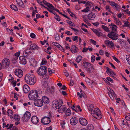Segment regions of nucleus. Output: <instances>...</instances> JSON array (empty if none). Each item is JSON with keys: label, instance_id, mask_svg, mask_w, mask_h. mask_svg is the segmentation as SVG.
I'll list each match as a JSON object with an SVG mask.
<instances>
[{"label": "nucleus", "instance_id": "62", "mask_svg": "<svg viewBox=\"0 0 130 130\" xmlns=\"http://www.w3.org/2000/svg\"><path fill=\"white\" fill-rule=\"evenodd\" d=\"M71 64L73 65H74L76 68H77V64L76 63H75L73 61H71Z\"/></svg>", "mask_w": 130, "mask_h": 130}, {"label": "nucleus", "instance_id": "38", "mask_svg": "<svg viewBox=\"0 0 130 130\" xmlns=\"http://www.w3.org/2000/svg\"><path fill=\"white\" fill-rule=\"evenodd\" d=\"M90 10V9L89 8L88 6H87L85 9L82 10V11L83 12H87L89 11Z\"/></svg>", "mask_w": 130, "mask_h": 130}, {"label": "nucleus", "instance_id": "6", "mask_svg": "<svg viewBox=\"0 0 130 130\" xmlns=\"http://www.w3.org/2000/svg\"><path fill=\"white\" fill-rule=\"evenodd\" d=\"M37 90H31L28 94V97L29 99H34L38 97V95L37 94Z\"/></svg>", "mask_w": 130, "mask_h": 130}, {"label": "nucleus", "instance_id": "47", "mask_svg": "<svg viewBox=\"0 0 130 130\" xmlns=\"http://www.w3.org/2000/svg\"><path fill=\"white\" fill-rule=\"evenodd\" d=\"M95 57L94 55H92L91 57V62H93L95 61Z\"/></svg>", "mask_w": 130, "mask_h": 130}, {"label": "nucleus", "instance_id": "29", "mask_svg": "<svg viewBox=\"0 0 130 130\" xmlns=\"http://www.w3.org/2000/svg\"><path fill=\"white\" fill-rule=\"evenodd\" d=\"M94 106L93 105L91 104L89 105V106H87V107L88 110L90 111H93V109L94 108Z\"/></svg>", "mask_w": 130, "mask_h": 130}, {"label": "nucleus", "instance_id": "48", "mask_svg": "<svg viewBox=\"0 0 130 130\" xmlns=\"http://www.w3.org/2000/svg\"><path fill=\"white\" fill-rule=\"evenodd\" d=\"M90 41L91 43H92L94 45H96V41L93 40L91 39L90 40Z\"/></svg>", "mask_w": 130, "mask_h": 130}, {"label": "nucleus", "instance_id": "4", "mask_svg": "<svg viewBox=\"0 0 130 130\" xmlns=\"http://www.w3.org/2000/svg\"><path fill=\"white\" fill-rule=\"evenodd\" d=\"M47 68L45 66H41L37 70L38 74L40 76L45 75L47 72Z\"/></svg>", "mask_w": 130, "mask_h": 130}, {"label": "nucleus", "instance_id": "37", "mask_svg": "<svg viewBox=\"0 0 130 130\" xmlns=\"http://www.w3.org/2000/svg\"><path fill=\"white\" fill-rule=\"evenodd\" d=\"M123 22L124 23V25H122L123 27H128L129 25V22L127 21H124Z\"/></svg>", "mask_w": 130, "mask_h": 130}, {"label": "nucleus", "instance_id": "5", "mask_svg": "<svg viewBox=\"0 0 130 130\" xmlns=\"http://www.w3.org/2000/svg\"><path fill=\"white\" fill-rule=\"evenodd\" d=\"M107 36L109 38L114 40L118 39V36H119L116 33L113 31H111L108 34Z\"/></svg>", "mask_w": 130, "mask_h": 130}, {"label": "nucleus", "instance_id": "14", "mask_svg": "<svg viewBox=\"0 0 130 130\" xmlns=\"http://www.w3.org/2000/svg\"><path fill=\"white\" fill-rule=\"evenodd\" d=\"M59 103L57 100H55L52 103V107L55 109H57L59 105Z\"/></svg>", "mask_w": 130, "mask_h": 130}, {"label": "nucleus", "instance_id": "59", "mask_svg": "<svg viewBox=\"0 0 130 130\" xmlns=\"http://www.w3.org/2000/svg\"><path fill=\"white\" fill-rule=\"evenodd\" d=\"M118 41L121 44H122H122L124 42V41H122V40L121 39H118Z\"/></svg>", "mask_w": 130, "mask_h": 130}, {"label": "nucleus", "instance_id": "16", "mask_svg": "<svg viewBox=\"0 0 130 130\" xmlns=\"http://www.w3.org/2000/svg\"><path fill=\"white\" fill-rule=\"evenodd\" d=\"M70 121L71 124L73 125H75L78 122L77 118L75 117L71 118Z\"/></svg>", "mask_w": 130, "mask_h": 130}, {"label": "nucleus", "instance_id": "19", "mask_svg": "<svg viewBox=\"0 0 130 130\" xmlns=\"http://www.w3.org/2000/svg\"><path fill=\"white\" fill-rule=\"evenodd\" d=\"M39 119L36 116H33L31 119V121L34 124H37L38 123Z\"/></svg>", "mask_w": 130, "mask_h": 130}, {"label": "nucleus", "instance_id": "12", "mask_svg": "<svg viewBox=\"0 0 130 130\" xmlns=\"http://www.w3.org/2000/svg\"><path fill=\"white\" fill-rule=\"evenodd\" d=\"M79 121L80 124L83 126H86L88 124L87 120L84 118H80Z\"/></svg>", "mask_w": 130, "mask_h": 130}, {"label": "nucleus", "instance_id": "15", "mask_svg": "<svg viewBox=\"0 0 130 130\" xmlns=\"http://www.w3.org/2000/svg\"><path fill=\"white\" fill-rule=\"evenodd\" d=\"M66 109V108L64 105H61L58 107V111L60 113H63L64 112Z\"/></svg>", "mask_w": 130, "mask_h": 130}, {"label": "nucleus", "instance_id": "61", "mask_svg": "<svg viewBox=\"0 0 130 130\" xmlns=\"http://www.w3.org/2000/svg\"><path fill=\"white\" fill-rule=\"evenodd\" d=\"M71 29L73 30L75 32H77L78 31V30L77 29L72 27H70Z\"/></svg>", "mask_w": 130, "mask_h": 130}, {"label": "nucleus", "instance_id": "43", "mask_svg": "<svg viewBox=\"0 0 130 130\" xmlns=\"http://www.w3.org/2000/svg\"><path fill=\"white\" fill-rule=\"evenodd\" d=\"M52 44L53 45L56 46L58 48H59L60 46H61V45L59 44L56 42H53Z\"/></svg>", "mask_w": 130, "mask_h": 130}, {"label": "nucleus", "instance_id": "32", "mask_svg": "<svg viewBox=\"0 0 130 130\" xmlns=\"http://www.w3.org/2000/svg\"><path fill=\"white\" fill-rule=\"evenodd\" d=\"M82 59V57L79 55L78 56L76 59V61L77 63H79Z\"/></svg>", "mask_w": 130, "mask_h": 130}, {"label": "nucleus", "instance_id": "60", "mask_svg": "<svg viewBox=\"0 0 130 130\" xmlns=\"http://www.w3.org/2000/svg\"><path fill=\"white\" fill-rule=\"evenodd\" d=\"M65 47L66 49H69V50L70 51V48L69 47V46L68 44H66L65 45Z\"/></svg>", "mask_w": 130, "mask_h": 130}, {"label": "nucleus", "instance_id": "55", "mask_svg": "<svg viewBox=\"0 0 130 130\" xmlns=\"http://www.w3.org/2000/svg\"><path fill=\"white\" fill-rule=\"evenodd\" d=\"M47 61L45 60H42V62L41 63V65H42L46 63Z\"/></svg>", "mask_w": 130, "mask_h": 130}, {"label": "nucleus", "instance_id": "11", "mask_svg": "<svg viewBox=\"0 0 130 130\" xmlns=\"http://www.w3.org/2000/svg\"><path fill=\"white\" fill-rule=\"evenodd\" d=\"M15 74L19 77H21L23 75V71L20 69H17L14 71Z\"/></svg>", "mask_w": 130, "mask_h": 130}, {"label": "nucleus", "instance_id": "33", "mask_svg": "<svg viewBox=\"0 0 130 130\" xmlns=\"http://www.w3.org/2000/svg\"><path fill=\"white\" fill-rule=\"evenodd\" d=\"M92 30L98 36V37H100V33L99 31L94 28L92 29Z\"/></svg>", "mask_w": 130, "mask_h": 130}, {"label": "nucleus", "instance_id": "9", "mask_svg": "<svg viewBox=\"0 0 130 130\" xmlns=\"http://www.w3.org/2000/svg\"><path fill=\"white\" fill-rule=\"evenodd\" d=\"M42 123L44 125H47L51 122V119L49 117H45L43 118L41 120Z\"/></svg>", "mask_w": 130, "mask_h": 130}, {"label": "nucleus", "instance_id": "3", "mask_svg": "<svg viewBox=\"0 0 130 130\" xmlns=\"http://www.w3.org/2000/svg\"><path fill=\"white\" fill-rule=\"evenodd\" d=\"M83 66L85 69L89 73H91L94 69L92 65L88 62H84Z\"/></svg>", "mask_w": 130, "mask_h": 130}, {"label": "nucleus", "instance_id": "56", "mask_svg": "<svg viewBox=\"0 0 130 130\" xmlns=\"http://www.w3.org/2000/svg\"><path fill=\"white\" fill-rule=\"evenodd\" d=\"M89 50V48H86L85 47H84L83 49V50L82 51V52H86L88 50Z\"/></svg>", "mask_w": 130, "mask_h": 130}, {"label": "nucleus", "instance_id": "49", "mask_svg": "<svg viewBox=\"0 0 130 130\" xmlns=\"http://www.w3.org/2000/svg\"><path fill=\"white\" fill-rule=\"evenodd\" d=\"M60 91L64 95H65L67 94V93L66 91L62 90H60Z\"/></svg>", "mask_w": 130, "mask_h": 130}, {"label": "nucleus", "instance_id": "57", "mask_svg": "<svg viewBox=\"0 0 130 130\" xmlns=\"http://www.w3.org/2000/svg\"><path fill=\"white\" fill-rule=\"evenodd\" d=\"M65 33L68 35H72V33H70V32L69 31H66Z\"/></svg>", "mask_w": 130, "mask_h": 130}, {"label": "nucleus", "instance_id": "17", "mask_svg": "<svg viewBox=\"0 0 130 130\" xmlns=\"http://www.w3.org/2000/svg\"><path fill=\"white\" fill-rule=\"evenodd\" d=\"M19 59L20 60V62L21 64H25L26 63V60L25 58L23 56H20L19 57Z\"/></svg>", "mask_w": 130, "mask_h": 130}, {"label": "nucleus", "instance_id": "54", "mask_svg": "<svg viewBox=\"0 0 130 130\" xmlns=\"http://www.w3.org/2000/svg\"><path fill=\"white\" fill-rule=\"evenodd\" d=\"M78 37L77 36H73L72 37L73 40L74 41H76L77 40Z\"/></svg>", "mask_w": 130, "mask_h": 130}, {"label": "nucleus", "instance_id": "46", "mask_svg": "<svg viewBox=\"0 0 130 130\" xmlns=\"http://www.w3.org/2000/svg\"><path fill=\"white\" fill-rule=\"evenodd\" d=\"M115 23L116 24L118 25H121L122 24V22L119 20H117V21H116L115 22Z\"/></svg>", "mask_w": 130, "mask_h": 130}, {"label": "nucleus", "instance_id": "40", "mask_svg": "<svg viewBox=\"0 0 130 130\" xmlns=\"http://www.w3.org/2000/svg\"><path fill=\"white\" fill-rule=\"evenodd\" d=\"M46 4V6L47 7L50 8H52L53 9H53L55 8L51 4L49 3H48Z\"/></svg>", "mask_w": 130, "mask_h": 130}, {"label": "nucleus", "instance_id": "39", "mask_svg": "<svg viewBox=\"0 0 130 130\" xmlns=\"http://www.w3.org/2000/svg\"><path fill=\"white\" fill-rule=\"evenodd\" d=\"M54 87L53 86H52L51 88H50V90L52 94H53L55 92V89H54Z\"/></svg>", "mask_w": 130, "mask_h": 130}, {"label": "nucleus", "instance_id": "26", "mask_svg": "<svg viewBox=\"0 0 130 130\" xmlns=\"http://www.w3.org/2000/svg\"><path fill=\"white\" fill-rule=\"evenodd\" d=\"M18 4L20 7L23 8L25 7V6L23 2L21 0L18 1L16 0Z\"/></svg>", "mask_w": 130, "mask_h": 130}, {"label": "nucleus", "instance_id": "42", "mask_svg": "<svg viewBox=\"0 0 130 130\" xmlns=\"http://www.w3.org/2000/svg\"><path fill=\"white\" fill-rule=\"evenodd\" d=\"M48 83L47 82H44L43 84V86L45 88L48 87Z\"/></svg>", "mask_w": 130, "mask_h": 130}, {"label": "nucleus", "instance_id": "10", "mask_svg": "<svg viewBox=\"0 0 130 130\" xmlns=\"http://www.w3.org/2000/svg\"><path fill=\"white\" fill-rule=\"evenodd\" d=\"M34 105L36 106L41 107L43 105V102L41 99H36L34 101Z\"/></svg>", "mask_w": 130, "mask_h": 130}, {"label": "nucleus", "instance_id": "50", "mask_svg": "<svg viewBox=\"0 0 130 130\" xmlns=\"http://www.w3.org/2000/svg\"><path fill=\"white\" fill-rule=\"evenodd\" d=\"M63 73L66 77H68L69 76V73L67 71L64 70Z\"/></svg>", "mask_w": 130, "mask_h": 130}, {"label": "nucleus", "instance_id": "64", "mask_svg": "<svg viewBox=\"0 0 130 130\" xmlns=\"http://www.w3.org/2000/svg\"><path fill=\"white\" fill-rule=\"evenodd\" d=\"M106 79L107 80L110 82H111L113 80V79L110 77H107Z\"/></svg>", "mask_w": 130, "mask_h": 130}, {"label": "nucleus", "instance_id": "36", "mask_svg": "<svg viewBox=\"0 0 130 130\" xmlns=\"http://www.w3.org/2000/svg\"><path fill=\"white\" fill-rule=\"evenodd\" d=\"M14 119L17 121H19L20 120V116L18 115H14Z\"/></svg>", "mask_w": 130, "mask_h": 130}, {"label": "nucleus", "instance_id": "2", "mask_svg": "<svg viewBox=\"0 0 130 130\" xmlns=\"http://www.w3.org/2000/svg\"><path fill=\"white\" fill-rule=\"evenodd\" d=\"M91 114L94 118L98 120L101 119L102 117L101 111L98 108H94L93 111H91Z\"/></svg>", "mask_w": 130, "mask_h": 130}, {"label": "nucleus", "instance_id": "7", "mask_svg": "<svg viewBox=\"0 0 130 130\" xmlns=\"http://www.w3.org/2000/svg\"><path fill=\"white\" fill-rule=\"evenodd\" d=\"M9 60L7 58L4 59L2 61V66L3 68H7L9 66Z\"/></svg>", "mask_w": 130, "mask_h": 130}, {"label": "nucleus", "instance_id": "21", "mask_svg": "<svg viewBox=\"0 0 130 130\" xmlns=\"http://www.w3.org/2000/svg\"><path fill=\"white\" fill-rule=\"evenodd\" d=\"M42 102H43L44 104H48L49 102V98L46 96H42Z\"/></svg>", "mask_w": 130, "mask_h": 130}, {"label": "nucleus", "instance_id": "58", "mask_svg": "<svg viewBox=\"0 0 130 130\" xmlns=\"http://www.w3.org/2000/svg\"><path fill=\"white\" fill-rule=\"evenodd\" d=\"M35 36L36 35L35 34L33 33H31L30 35V37L32 38H34L35 37Z\"/></svg>", "mask_w": 130, "mask_h": 130}, {"label": "nucleus", "instance_id": "20", "mask_svg": "<svg viewBox=\"0 0 130 130\" xmlns=\"http://www.w3.org/2000/svg\"><path fill=\"white\" fill-rule=\"evenodd\" d=\"M30 48L27 49L25 50L23 53V55L26 57H28V56L29 55V53H32L30 50Z\"/></svg>", "mask_w": 130, "mask_h": 130}, {"label": "nucleus", "instance_id": "52", "mask_svg": "<svg viewBox=\"0 0 130 130\" xmlns=\"http://www.w3.org/2000/svg\"><path fill=\"white\" fill-rule=\"evenodd\" d=\"M113 59L116 61L117 62L119 63L120 62L119 60L116 58L115 56H113L112 57Z\"/></svg>", "mask_w": 130, "mask_h": 130}, {"label": "nucleus", "instance_id": "13", "mask_svg": "<svg viewBox=\"0 0 130 130\" xmlns=\"http://www.w3.org/2000/svg\"><path fill=\"white\" fill-rule=\"evenodd\" d=\"M20 52L15 53L14 54V56L13 57L12 59V61L13 63H15L17 61L18 58L20 55Z\"/></svg>", "mask_w": 130, "mask_h": 130}, {"label": "nucleus", "instance_id": "63", "mask_svg": "<svg viewBox=\"0 0 130 130\" xmlns=\"http://www.w3.org/2000/svg\"><path fill=\"white\" fill-rule=\"evenodd\" d=\"M53 10L56 11L58 13H59V14H61L62 15V14H63L62 13V12H60L59 11V10H58V9H56V8H55L54 9H53Z\"/></svg>", "mask_w": 130, "mask_h": 130}, {"label": "nucleus", "instance_id": "44", "mask_svg": "<svg viewBox=\"0 0 130 130\" xmlns=\"http://www.w3.org/2000/svg\"><path fill=\"white\" fill-rule=\"evenodd\" d=\"M55 38L56 40L57 41L60 38V37L57 34H56L55 35Z\"/></svg>", "mask_w": 130, "mask_h": 130}, {"label": "nucleus", "instance_id": "8", "mask_svg": "<svg viewBox=\"0 0 130 130\" xmlns=\"http://www.w3.org/2000/svg\"><path fill=\"white\" fill-rule=\"evenodd\" d=\"M31 116L30 113L28 111L26 112L25 113L22 117V119L24 121L27 122L30 119Z\"/></svg>", "mask_w": 130, "mask_h": 130}, {"label": "nucleus", "instance_id": "35", "mask_svg": "<svg viewBox=\"0 0 130 130\" xmlns=\"http://www.w3.org/2000/svg\"><path fill=\"white\" fill-rule=\"evenodd\" d=\"M66 114L67 116H69L71 114V112L70 109L68 108L67 109L66 111Z\"/></svg>", "mask_w": 130, "mask_h": 130}, {"label": "nucleus", "instance_id": "27", "mask_svg": "<svg viewBox=\"0 0 130 130\" xmlns=\"http://www.w3.org/2000/svg\"><path fill=\"white\" fill-rule=\"evenodd\" d=\"M105 44L107 45H110L111 46V48L114 46V43L112 41H110L109 40H106L105 41Z\"/></svg>", "mask_w": 130, "mask_h": 130}, {"label": "nucleus", "instance_id": "51", "mask_svg": "<svg viewBox=\"0 0 130 130\" xmlns=\"http://www.w3.org/2000/svg\"><path fill=\"white\" fill-rule=\"evenodd\" d=\"M56 16L55 17V18L56 19L57 21H60V19L59 18V16L57 14H56Z\"/></svg>", "mask_w": 130, "mask_h": 130}, {"label": "nucleus", "instance_id": "18", "mask_svg": "<svg viewBox=\"0 0 130 130\" xmlns=\"http://www.w3.org/2000/svg\"><path fill=\"white\" fill-rule=\"evenodd\" d=\"M78 50V48L75 45H73L71 47L70 51H71L74 54L77 53Z\"/></svg>", "mask_w": 130, "mask_h": 130}, {"label": "nucleus", "instance_id": "45", "mask_svg": "<svg viewBox=\"0 0 130 130\" xmlns=\"http://www.w3.org/2000/svg\"><path fill=\"white\" fill-rule=\"evenodd\" d=\"M106 69H107L106 72L107 73H111L112 72V70L109 69L108 67H106Z\"/></svg>", "mask_w": 130, "mask_h": 130}, {"label": "nucleus", "instance_id": "30", "mask_svg": "<svg viewBox=\"0 0 130 130\" xmlns=\"http://www.w3.org/2000/svg\"><path fill=\"white\" fill-rule=\"evenodd\" d=\"M13 112L10 109H8V110L7 114L8 116H10V118L11 119L13 118V117L11 116L13 115Z\"/></svg>", "mask_w": 130, "mask_h": 130}, {"label": "nucleus", "instance_id": "41", "mask_svg": "<svg viewBox=\"0 0 130 130\" xmlns=\"http://www.w3.org/2000/svg\"><path fill=\"white\" fill-rule=\"evenodd\" d=\"M126 119L128 121L130 120V114L129 113H127L125 116Z\"/></svg>", "mask_w": 130, "mask_h": 130}, {"label": "nucleus", "instance_id": "31", "mask_svg": "<svg viewBox=\"0 0 130 130\" xmlns=\"http://www.w3.org/2000/svg\"><path fill=\"white\" fill-rule=\"evenodd\" d=\"M102 28L104 30L107 32H109V28L106 26L102 25L101 26Z\"/></svg>", "mask_w": 130, "mask_h": 130}, {"label": "nucleus", "instance_id": "53", "mask_svg": "<svg viewBox=\"0 0 130 130\" xmlns=\"http://www.w3.org/2000/svg\"><path fill=\"white\" fill-rule=\"evenodd\" d=\"M17 82L16 81H13L11 82L12 84L13 87H15L16 85Z\"/></svg>", "mask_w": 130, "mask_h": 130}, {"label": "nucleus", "instance_id": "1", "mask_svg": "<svg viewBox=\"0 0 130 130\" xmlns=\"http://www.w3.org/2000/svg\"><path fill=\"white\" fill-rule=\"evenodd\" d=\"M36 79L35 75L32 74H27L25 77V82L28 84L31 85H34L36 83Z\"/></svg>", "mask_w": 130, "mask_h": 130}, {"label": "nucleus", "instance_id": "24", "mask_svg": "<svg viewBox=\"0 0 130 130\" xmlns=\"http://www.w3.org/2000/svg\"><path fill=\"white\" fill-rule=\"evenodd\" d=\"M30 49L34 50L36 49H38V47L37 45L35 44H31L30 46Z\"/></svg>", "mask_w": 130, "mask_h": 130}, {"label": "nucleus", "instance_id": "22", "mask_svg": "<svg viewBox=\"0 0 130 130\" xmlns=\"http://www.w3.org/2000/svg\"><path fill=\"white\" fill-rule=\"evenodd\" d=\"M23 90L25 93H28L30 90L29 86L27 85H25L23 87Z\"/></svg>", "mask_w": 130, "mask_h": 130}, {"label": "nucleus", "instance_id": "25", "mask_svg": "<svg viewBox=\"0 0 130 130\" xmlns=\"http://www.w3.org/2000/svg\"><path fill=\"white\" fill-rule=\"evenodd\" d=\"M110 26V28L111 29L112 31H116L117 28V26L115 25H114L113 23H111V25H109Z\"/></svg>", "mask_w": 130, "mask_h": 130}, {"label": "nucleus", "instance_id": "34", "mask_svg": "<svg viewBox=\"0 0 130 130\" xmlns=\"http://www.w3.org/2000/svg\"><path fill=\"white\" fill-rule=\"evenodd\" d=\"M10 7L12 9L15 11H17L18 10V8L17 7V6L14 5H10Z\"/></svg>", "mask_w": 130, "mask_h": 130}, {"label": "nucleus", "instance_id": "28", "mask_svg": "<svg viewBox=\"0 0 130 130\" xmlns=\"http://www.w3.org/2000/svg\"><path fill=\"white\" fill-rule=\"evenodd\" d=\"M108 2L109 3H110V5L111 6H115L116 8H118L119 7V6L115 2L109 1H108Z\"/></svg>", "mask_w": 130, "mask_h": 130}, {"label": "nucleus", "instance_id": "23", "mask_svg": "<svg viewBox=\"0 0 130 130\" xmlns=\"http://www.w3.org/2000/svg\"><path fill=\"white\" fill-rule=\"evenodd\" d=\"M95 17V14L92 12L90 13L88 15V18L90 20H93Z\"/></svg>", "mask_w": 130, "mask_h": 130}]
</instances>
